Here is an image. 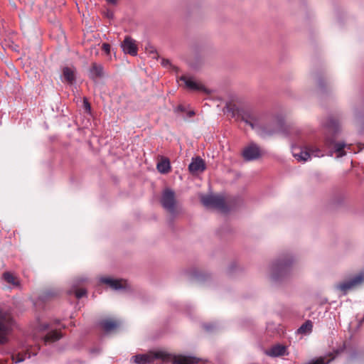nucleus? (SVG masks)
I'll use <instances>...</instances> for the list:
<instances>
[{"instance_id":"1","label":"nucleus","mask_w":364,"mask_h":364,"mask_svg":"<svg viewBox=\"0 0 364 364\" xmlns=\"http://www.w3.org/2000/svg\"><path fill=\"white\" fill-rule=\"evenodd\" d=\"M171 362L172 364H198V359L195 357L175 355L164 350L149 351L145 354H138L132 357L135 364H155V361Z\"/></svg>"},{"instance_id":"2","label":"nucleus","mask_w":364,"mask_h":364,"mask_svg":"<svg viewBox=\"0 0 364 364\" xmlns=\"http://www.w3.org/2000/svg\"><path fill=\"white\" fill-rule=\"evenodd\" d=\"M323 126L325 134L324 144L329 149L331 155L336 153L338 158L345 156L346 154L345 149L349 150L351 145L336 141V136L340 131L338 119L334 117H329Z\"/></svg>"},{"instance_id":"3","label":"nucleus","mask_w":364,"mask_h":364,"mask_svg":"<svg viewBox=\"0 0 364 364\" xmlns=\"http://www.w3.org/2000/svg\"><path fill=\"white\" fill-rule=\"evenodd\" d=\"M233 114L250 125L252 129L257 130L258 134L262 137L270 136L276 132V129L273 125L262 124L260 116L250 109L237 108L233 111Z\"/></svg>"},{"instance_id":"4","label":"nucleus","mask_w":364,"mask_h":364,"mask_svg":"<svg viewBox=\"0 0 364 364\" xmlns=\"http://www.w3.org/2000/svg\"><path fill=\"white\" fill-rule=\"evenodd\" d=\"M201 203L208 208H213L222 213H228L236 208L240 200L235 198H225L223 195H206L200 198Z\"/></svg>"},{"instance_id":"5","label":"nucleus","mask_w":364,"mask_h":364,"mask_svg":"<svg viewBox=\"0 0 364 364\" xmlns=\"http://www.w3.org/2000/svg\"><path fill=\"white\" fill-rule=\"evenodd\" d=\"M15 322L8 311H0V343L8 342V336L11 333Z\"/></svg>"},{"instance_id":"6","label":"nucleus","mask_w":364,"mask_h":364,"mask_svg":"<svg viewBox=\"0 0 364 364\" xmlns=\"http://www.w3.org/2000/svg\"><path fill=\"white\" fill-rule=\"evenodd\" d=\"M292 154L299 161H306L311 158L320 157L323 156L321 151L314 145H307L303 148H293Z\"/></svg>"},{"instance_id":"7","label":"nucleus","mask_w":364,"mask_h":364,"mask_svg":"<svg viewBox=\"0 0 364 364\" xmlns=\"http://www.w3.org/2000/svg\"><path fill=\"white\" fill-rule=\"evenodd\" d=\"M160 201L162 207L170 213L176 211L177 200L175 193L171 189L166 188L163 191Z\"/></svg>"},{"instance_id":"8","label":"nucleus","mask_w":364,"mask_h":364,"mask_svg":"<svg viewBox=\"0 0 364 364\" xmlns=\"http://www.w3.org/2000/svg\"><path fill=\"white\" fill-rule=\"evenodd\" d=\"M291 262L290 259H285L278 262L272 267V277L274 280L278 281L287 276L289 271Z\"/></svg>"},{"instance_id":"9","label":"nucleus","mask_w":364,"mask_h":364,"mask_svg":"<svg viewBox=\"0 0 364 364\" xmlns=\"http://www.w3.org/2000/svg\"><path fill=\"white\" fill-rule=\"evenodd\" d=\"M40 350L39 346H29L26 347L21 352L15 353L12 355V360L16 363H19L23 361L26 358H29L32 355H37L38 352Z\"/></svg>"},{"instance_id":"10","label":"nucleus","mask_w":364,"mask_h":364,"mask_svg":"<svg viewBox=\"0 0 364 364\" xmlns=\"http://www.w3.org/2000/svg\"><path fill=\"white\" fill-rule=\"evenodd\" d=\"M242 154L245 161H250L258 159L261 156L262 152L257 144L251 143L244 148Z\"/></svg>"},{"instance_id":"11","label":"nucleus","mask_w":364,"mask_h":364,"mask_svg":"<svg viewBox=\"0 0 364 364\" xmlns=\"http://www.w3.org/2000/svg\"><path fill=\"white\" fill-rule=\"evenodd\" d=\"M122 48L123 51L131 55L135 56L137 54V46L136 41L130 36H126L122 43Z\"/></svg>"},{"instance_id":"12","label":"nucleus","mask_w":364,"mask_h":364,"mask_svg":"<svg viewBox=\"0 0 364 364\" xmlns=\"http://www.w3.org/2000/svg\"><path fill=\"white\" fill-rule=\"evenodd\" d=\"M363 280L364 277L363 275H358L350 281L345 282L338 284L337 288L346 294L349 289H352L357 284H360Z\"/></svg>"},{"instance_id":"13","label":"nucleus","mask_w":364,"mask_h":364,"mask_svg":"<svg viewBox=\"0 0 364 364\" xmlns=\"http://www.w3.org/2000/svg\"><path fill=\"white\" fill-rule=\"evenodd\" d=\"M180 80L183 81L186 87L191 90H198L207 92V89L201 83L196 82L190 77L183 75L180 77Z\"/></svg>"},{"instance_id":"14","label":"nucleus","mask_w":364,"mask_h":364,"mask_svg":"<svg viewBox=\"0 0 364 364\" xmlns=\"http://www.w3.org/2000/svg\"><path fill=\"white\" fill-rule=\"evenodd\" d=\"M99 325L104 331L108 333L117 328L119 326V322L115 319L109 318L101 320Z\"/></svg>"},{"instance_id":"15","label":"nucleus","mask_w":364,"mask_h":364,"mask_svg":"<svg viewBox=\"0 0 364 364\" xmlns=\"http://www.w3.org/2000/svg\"><path fill=\"white\" fill-rule=\"evenodd\" d=\"M188 169L190 172L193 173L202 172L205 169V162L201 158L196 157L193 159L192 162L189 164Z\"/></svg>"},{"instance_id":"16","label":"nucleus","mask_w":364,"mask_h":364,"mask_svg":"<svg viewBox=\"0 0 364 364\" xmlns=\"http://www.w3.org/2000/svg\"><path fill=\"white\" fill-rule=\"evenodd\" d=\"M63 337V334L60 330H52L46 333L43 338L45 344L55 343Z\"/></svg>"},{"instance_id":"17","label":"nucleus","mask_w":364,"mask_h":364,"mask_svg":"<svg viewBox=\"0 0 364 364\" xmlns=\"http://www.w3.org/2000/svg\"><path fill=\"white\" fill-rule=\"evenodd\" d=\"M266 355L270 357H278L287 353V348L282 345H275L265 351Z\"/></svg>"},{"instance_id":"18","label":"nucleus","mask_w":364,"mask_h":364,"mask_svg":"<svg viewBox=\"0 0 364 364\" xmlns=\"http://www.w3.org/2000/svg\"><path fill=\"white\" fill-rule=\"evenodd\" d=\"M102 281L103 283L108 284L112 289L115 290L125 288L127 286V282L122 279L105 278Z\"/></svg>"},{"instance_id":"19","label":"nucleus","mask_w":364,"mask_h":364,"mask_svg":"<svg viewBox=\"0 0 364 364\" xmlns=\"http://www.w3.org/2000/svg\"><path fill=\"white\" fill-rule=\"evenodd\" d=\"M103 76V67L102 65L93 63L90 69V77L95 80L97 78L102 77Z\"/></svg>"},{"instance_id":"20","label":"nucleus","mask_w":364,"mask_h":364,"mask_svg":"<svg viewBox=\"0 0 364 364\" xmlns=\"http://www.w3.org/2000/svg\"><path fill=\"white\" fill-rule=\"evenodd\" d=\"M157 169L161 173H167L171 170L170 161L167 158H162L157 164Z\"/></svg>"},{"instance_id":"21","label":"nucleus","mask_w":364,"mask_h":364,"mask_svg":"<svg viewBox=\"0 0 364 364\" xmlns=\"http://www.w3.org/2000/svg\"><path fill=\"white\" fill-rule=\"evenodd\" d=\"M2 277L5 282L14 287H18L20 284L18 277L9 272H4Z\"/></svg>"},{"instance_id":"22","label":"nucleus","mask_w":364,"mask_h":364,"mask_svg":"<svg viewBox=\"0 0 364 364\" xmlns=\"http://www.w3.org/2000/svg\"><path fill=\"white\" fill-rule=\"evenodd\" d=\"M334 355L330 353L325 356L319 357L315 360H312L307 364H328L331 360L334 359Z\"/></svg>"},{"instance_id":"23","label":"nucleus","mask_w":364,"mask_h":364,"mask_svg":"<svg viewBox=\"0 0 364 364\" xmlns=\"http://www.w3.org/2000/svg\"><path fill=\"white\" fill-rule=\"evenodd\" d=\"M63 75L65 80L68 82L73 83L75 81V72L72 68L65 67L63 70Z\"/></svg>"},{"instance_id":"24","label":"nucleus","mask_w":364,"mask_h":364,"mask_svg":"<svg viewBox=\"0 0 364 364\" xmlns=\"http://www.w3.org/2000/svg\"><path fill=\"white\" fill-rule=\"evenodd\" d=\"M313 324L311 321H306L304 323H303L300 328L298 329V332L300 333H309L312 331Z\"/></svg>"},{"instance_id":"25","label":"nucleus","mask_w":364,"mask_h":364,"mask_svg":"<svg viewBox=\"0 0 364 364\" xmlns=\"http://www.w3.org/2000/svg\"><path fill=\"white\" fill-rule=\"evenodd\" d=\"M146 51L150 54H152L153 58H156L158 57V54H157V52H156L155 48L151 45H148L146 47Z\"/></svg>"},{"instance_id":"26","label":"nucleus","mask_w":364,"mask_h":364,"mask_svg":"<svg viewBox=\"0 0 364 364\" xmlns=\"http://www.w3.org/2000/svg\"><path fill=\"white\" fill-rule=\"evenodd\" d=\"M86 290L84 289H77L75 291V296L77 298V299H80L82 298V296H84L85 295H86Z\"/></svg>"},{"instance_id":"27","label":"nucleus","mask_w":364,"mask_h":364,"mask_svg":"<svg viewBox=\"0 0 364 364\" xmlns=\"http://www.w3.org/2000/svg\"><path fill=\"white\" fill-rule=\"evenodd\" d=\"M161 64L163 66L166 67V66H168V65H170L171 67H172L174 70H177L178 68L173 65H171L169 60L168 59H162V61H161Z\"/></svg>"},{"instance_id":"28","label":"nucleus","mask_w":364,"mask_h":364,"mask_svg":"<svg viewBox=\"0 0 364 364\" xmlns=\"http://www.w3.org/2000/svg\"><path fill=\"white\" fill-rule=\"evenodd\" d=\"M83 107L86 111H87V112L90 111V109H91L90 104L89 103V102L87 101V100L86 98H85L83 100Z\"/></svg>"},{"instance_id":"29","label":"nucleus","mask_w":364,"mask_h":364,"mask_svg":"<svg viewBox=\"0 0 364 364\" xmlns=\"http://www.w3.org/2000/svg\"><path fill=\"white\" fill-rule=\"evenodd\" d=\"M102 48L107 53H109L110 51V46L108 43H103Z\"/></svg>"},{"instance_id":"30","label":"nucleus","mask_w":364,"mask_h":364,"mask_svg":"<svg viewBox=\"0 0 364 364\" xmlns=\"http://www.w3.org/2000/svg\"><path fill=\"white\" fill-rule=\"evenodd\" d=\"M49 327V325L48 323H43V324H41V330H46L48 329Z\"/></svg>"},{"instance_id":"31","label":"nucleus","mask_w":364,"mask_h":364,"mask_svg":"<svg viewBox=\"0 0 364 364\" xmlns=\"http://www.w3.org/2000/svg\"><path fill=\"white\" fill-rule=\"evenodd\" d=\"M107 1L108 3H110V4H115L117 1V0H107Z\"/></svg>"},{"instance_id":"32","label":"nucleus","mask_w":364,"mask_h":364,"mask_svg":"<svg viewBox=\"0 0 364 364\" xmlns=\"http://www.w3.org/2000/svg\"><path fill=\"white\" fill-rule=\"evenodd\" d=\"M194 114H195V112L193 111H191V112H188V116L189 117H193Z\"/></svg>"},{"instance_id":"33","label":"nucleus","mask_w":364,"mask_h":364,"mask_svg":"<svg viewBox=\"0 0 364 364\" xmlns=\"http://www.w3.org/2000/svg\"><path fill=\"white\" fill-rule=\"evenodd\" d=\"M112 16H113V14H112V13H111V12H108V13H107V16L108 18H112Z\"/></svg>"},{"instance_id":"34","label":"nucleus","mask_w":364,"mask_h":364,"mask_svg":"<svg viewBox=\"0 0 364 364\" xmlns=\"http://www.w3.org/2000/svg\"><path fill=\"white\" fill-rule=\"evenodd\" d=\"M0 364H4V363H2L1 362H0Z\"/></svg>"}]
</instances>
